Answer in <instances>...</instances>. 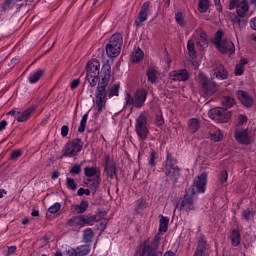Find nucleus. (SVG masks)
I'll list each match as a JSON object with an SVG mask.
<instances>
[{
  "label": "nucleus",
  "instance_id": "obj_1",
  "mask_svg": "<svg viewBox=\"0 0 256 256\" xmlns=\"http://www.w3.org/2000/svg\"><path fill=\"white\" fill-rule=\"evenodd\" d=\"M207 172L200 174L193 185L188 189L180 204V211H195V201H197V193H205L207 186Z\"/></svg>",
  "mask_w": 256,
  "mask_h": 256
},
{
  "label": "nucleus",
  "instance_id": "obj_2",
  "mask_svg": "<svg viewBox=\"0 0 256 256\" xmlns=\"http://www.w3.org/2000/svg\"><path fill=\"white\" fill-rule=\"evenodd\" d=\"M111 79V64L106 63L102 66V78L99 80L96 92V107L98 111H103L105 105L107 104V87Z\"/></svg>",
  "mask_w": 256,
  "mask_h": 256
},
{
  "label": "nucleus",
  "instance_id": "obj_3",
  "mask_svg": "<svg viewBox=\"0 0 256 256\" xmlns=\"http://www.w3.org/2000/svg\"><path fill=\"white\" fill-rule=\"evenodd\" d=\"M164 173L170 181H173V183H177L181 177V168L177 166V159H175L173 154L169 152L167 153L166 160L164 162Z\"/></svg>",
  "mask_w": 256,
  "mask_h": 256
},
{
  "label": "nucleus",
  "instance_id": "obj_4",
  "mask_svg": "<svg viewBox=\"0 0 256 256\" xmlns=\"http://www.w3.org/2000/svg\"><path fill=\"white\" fill-rule=\"evenodd\" d=\"M147 90L138 89L132 96L129 93H126L125 102L128 107H135V109H141L145 107V101H147Z\"/></svg>",
  "mask_w": 256,
  "mask_h": 256
},
{
  "label": "nucleus",
  "instance_id": "obj_5",
  "mask_svg": "<svg viewBox=\"0 0 256 256\" xmlns=\"http://www.w3.org/2000/svg\"><path fill=\"white\" fill-rule=\"evenodd\" d=\"M135 131L141 141L147 139L149 135V127H147V115H145V112H142L136 118Z\"/></svg>",
  "mask_w": 256,
  "mask_h": 256
},
{
  "label": "nucleus",
  "instance_id": "obj_6",
  "mask_svg": "<svg viewBox=\"0 0 256 256\" xmlns=\"http://www.w3.org/2000/svg\"><path fill=\"white\" fill-rule=\"evenodd\" d=\"M200 87L205 95L217 93V82L209 79L204 73L199 74Z\"/></svg>",
  "mask_w": 256,
  "mask_h": 256
},
{
  "label": "nucleus",
  "instance_id": "obj_7",
  "mask_svg": "<svg viewBox=\"0 0 256 256\" xmlns=\"http://www.w3.org/2000/svg\"><path fill=\"white\" fill-rule=\"evenodd\" d=\"M232 116L231 111H225L223 108H213L209 111L210 119L217 121V123H227Z\"/></svg>",
  "mask_w": 256,
  "mask_h": 256
},
{
  "label": "nucleus",
  "instance_id": "obj_8",
  "mask_svg": "<svg viewBox=\"0 0 256 256\" xmlns=\"http://www.w3.org/2000/svg\"><path fill=\"white\" fill-rule=\"evenodd\" d=\"M83 149V141L76 138L72 142H69L65 145L63 156L64 157H75L79 151Z\"/></svg>",
  "mask_w": 256,
  "mask_h": 256
},
{
  "label": "nucleus",
  "instance_id": "obj_9",
  "mask_svg": "<svg viewBox=\"0 0 256 256\" xmlns=\"http://www.w3.org/2000/svg\"><path fill=\"white\" fill-rule=\"evenodd\" d=\"M149 7H151V2L146 1L143 3V5L140 8L137 18L134 21L135 27H137V28L143 27V24L145 23V21H147V19L149 18V15L151 13V10L149 9Z\"/></svg>",
  "mask_w": 256,
  "mask_h": 256
},
{
  "label": "nucleus",
  "instance_id": "obj_10",
  "mask_svg": "<svg viewBox=\"0 0 256 256\" xmlns=\"http://www.w3.org/2000/svg\"><path fill=\"white\" fill-rule=\"evenodd\" d=\"M212 79H220L225 80L229 77V72L227 69H225V66L221 64L219 61H215L212 64V73H211Z\"/></svg>",
  "mask_w": 256,
  "mask_h": 256
},
{
  "label": "nucleus",
  "instance_id": "obj_11",
  "mask_svg": "<svg viewBox=\"0 0 256 256\" xmlns=\"http://www.w3.org/2000/svg\"><path fill=\"white\" fill-rule=\"evenodd\" d=\"M193 39L196 42L197 47H199V49L202 51L203 49H207V47H209V38L203 29L196 30L193 35Z\"/></svg>",
  "mask_w": 256,
  "mask_h": 256
},
{
  "label": "nucleus",
  "instance_id": "obj_12",
  "mask_svg": "<svg viewBox=\"0 0 256 256\" xmlns=\"http://www.w3.org/2000/svg\"><path fill=\"white\" fill-rule=\"evenodd\" d=\"M234 137L239 145H251V134L247 129H239L234 132Z\"/></svg>",
  "mask_w": 256,
  "mask_h": 256
},
{
  "label": "nucleus",
  "instance_id": "obj_13",
  "mask_svg": "<svg viewBox=\"0 0 256 256\" xmlns=\"http://www.w3.org/2000/svg\"><path fill=\"white\" fill-rule=\"evenodd\" d=\"M91 252V246L89 245H82L74 248H69L66 250V256H87Z\"/></svg>",
  "mask_w": 256,
  "mask_h": 256
},
{
  "label": "nucleus",
  "instance_id": "obj_14",
  "mask_svg": "<svg viewBox=\"0 0 256 256\" xmlns=\"http://www.w3.org/2000/svg\"><path fill=\"white\" fill-rule=\"evenodd\" d=\"M216 48L222 54L229 53L233 55V53H235V44L231 41L223 40L219 44H216Z\"/></svg>",
  "mask_w": 256,
  "mask_h": 256
},
{
  "label": "nucleus",
  "instance_id": "obj_15",
  "mask_svg": "<svg viewBox=\"0 0 256 256\" xmlns=\"http://www.w3.org/2000/svg\"><path fill=\"white\" fill-rule=\"evenodd\" d=\"M99 69H101V63L99 60L92 59L88 62L86 67V75H99Z\"/></svg>",
  "mask_w": 256,
  "mask_h": 256
},
{
  "label": "nucleus",
  "instance_id": "obj_16",
  "mask_svg": "<svg viewBox=\"0 0 256 256\" xmlns=\"http://www.w3.org/2000/svg\"><path fill=\"white\" fill-rule=\"evenodd\" d=\"M170 79L172 81H187L189 79V72L187 69H180L170 72Z\"/></svg>",
  "mask_w": 256,
  "mask_h": 256
},
{
  "label": "nucleus",
  "instance_id": "obj_17",
  "mask_svg": "<svg viewBox=\"0 0 256 256\" xmlns=\"http://www.w3.org/2000/svg\"><path fill=\"white\" fill-rule=\"evenodd\" d=\"M35 109H37V106H31L22 112L18 110L16 121H18V123H25V121H27L29 117L35 113Z\"/></svg>",
  "mask_w": 256,
  "mask_h": 256
},
{
  "label": "nucleus",
  "instance_id": "obj_18",
  "mask_svg": "<svg viewBox=\"0 0 256 256\" xmlns=\"http://www.w3.org/2000/svg\"><path fill=\"white\" fill-rule=\"evenodd\" d=\"M236 95L239 99V101L244 105V107H252L253 105V98L249 96V93L239 90L236 92Z\"/></svg>",
  "mask_w": 256,
  "mask_h": 256
},
{
  "label": "nucleus",
  "instance_id": "obj_19",
  "mask_svg": "<svg viewBox=\"0 0 256 256\" xmlns=\"http://www.w3.org/2000/svg\"><path fill=\"white\" fill-rule=\"evenodd\" d=\"M105 171L110 179H115V177H117V168L115 167V163L109 158H106Z\"/></svg>",
  "mask_w": 256,
  "mask_h": 256
},
{
  "label": "nucleus",
  "instance_id": "obj_20",
  "mask_svg": "<svg viewBox=\"0 0 256 256\" xmlns=\"http://www.w3.org/2000/svg\"><path fill=\"white\" fill-rule=\"evenodd\" d=\"M249 12V2L247 0H243L238 3L236 8V13L238 17H247V13Z\"/></svg>",
  "mask_w": 256,
  "mask_h": 256
},
{
  "label": "nucleus",
  "instance_id": "obj_21",
  "mask_svg": "<svg viewBox=\"0 0 256 256\" xmlns=\"http://www.w3.org/2000/svg\"><path fill=\"white\" fill-rule=\"evenodd\" d=\"M108 45L121 50V47L123 46V36L119 33L112 35Z\"/></svg>",
  "mask_w": 256,
  "mask_h": 256
},
{
  "label": "nucleus",
  "instance_id": "obj_22",
  "mask_svg": "<svg viewBox=\"0 0 256 256\" xmlns=\"http://www.w3.org/2000/svg\"><path fill=\"white\" fill-rule=\"evenodd\" d=\"M85 185H87L88 187H90V189L92 191H97V189H99L100 185H101V176H96L93 179L88 178L84 181Z\"/></svg>",
  "mask_w": 256,
  "mask_h": 256
},
{
  "label": "nucleus",
  "instance_id": "obj_23",
  "mask_svg": "<svg viewBox=\"0 0 256 256\" xmlns=\"http://www.w3.org/2000/svg\"><path fill=\"white\" fill-rule=\"evenodd\" d=\"M84 175L85 177H101V168L99 167H96V166H87L84 168Z\"/></svg>",
  "mask_w": 256,
  "mask_h": 256
},
{
  "label": "nucleus",
  "instance_id": "obj_24",
  "mask_svg": "<svg viewBox=\"0 0 256 256\" xmlns=\"http://www.w3.org/2000/svg\"><path fill=\"white\" fill-rule=\"evenodd\" d=\"M187 125L190 133H197L201 129V122L197 118L189 119Z\"/></svg>",
  "mask_w": 256,
  "mask_h": 256
},
{
  "label": "nucleus",
  "instance_id": "obj_25",
  "mask_svg": "<svg viewBox=\"0 0 256 256\" xmlns=\"http://www.w3.org/2000/svg\"><path fill=\"white\" fill-rule=\"evenodd\" d=\"M147 77L150 83H157V79H159V71L155 67H150L147 69Z\"/></svg>",
  "mask_w": 256,
  "mask_h": 256
},
{
  "label": "nucleus",
  "instance_id": "obj_26",
  "mask_svg": "<svg viewBox=\"0 0 256 256\" xmlns=\"http://www.w3.org/2000/svg\"><path fill=\"white\" fill-rule=\"evenodd\" d=\"M230 241L233 247H239L241 244V234L238 230H232L230 234Z\"/></svg>",
  "mask_w": 256,
  "mask_h": 256
},
{
  "label": "nucleus",
  "instance_id": "obj_27",
  "mask_svg": "<svg viewBox=\"0 0 256 256\" xmlns=\"http://www.w3.org/2000/svg\"><path fill=\"white\" fill-rule=\"evenodd\" d=\"M89 208V201L87 200H82L79 205H74V213L81 214L85 213L87 209Z\"/></svg>",
  "mask_w": 256,
  "mask_h": 256
},
{
  "label": "nucleus",
  "instance_id": "obj_28",
  "mask_svg": "<svg viewBox=\"0 0 256 256\" xmlns=\"http://www.w3.org/2000/svg\"><path fill=\"white\" fill-rule=\"evenodd\" d=\"M142 256H161V252H158L155 248L144 245L142 249Z\"/></svg>",
  "mask_w": 256,
  "mask_h": 256
},
{
  "label": "nucleus",
  "instance_id": "obj_29",
  "mask_svg": "<svg viewBox=\"0 0 256 256\" xmlns=\"http://www.w3.org/2000/svg\"><path fill=\"white\" fill-rule=\"evenodd\" d=\"M43 75H45V70H37L29 75L28 81L33 85L37 83Z\"/></svg>",
  "mask_w": 256,
  "mask_h": 256
},
{
  "label": "nucleus",
  "instance_id": "obj_30",
  "mask_svg": "<svg viewBox=\"0 0 256 256\" xmlns=\"http://www.w3.org/2000/svg\"><path fill=\"white\" fill-rule=\"evenodd\" d=\"M121 53V49L115 48V46H111L109 44L106 45V54L110 59H113L115 57H119V54Z\"/></svg>",
  "mask_w": 256,
  "mask_h": 256
},
{
  "label": "nucleus",
  "instance_id": "obj_31",
  "mask_svg": "<svg viewBox=\"0 0 256 256\" xmlns=\"http://www.w3.org/2000/svg\"><path fill=\"white\" fill-rule=\"evenodd\" d=\"M143 57V50H141L140 48H137L131 53V61L133 63H140V61H143Z\"/></svg>",
  "mask_w": 256,
  "mask_h": 256
},
{
  "label": "nucleus",
  "instance_id": "obj_32",
  "mask_svg": "<svg viewBox=\"0 0 256 256\" xmlns=\"http://www.w3.org/2000/svg\"><path fill=\"white\" fill-rule=\"evenodd\" d=\"M121 86L119 84H114L110 87H108V97L109 99L113 97H119V89Z\"/></svg>",
  "mask_w": 256,
  "mask_h": 256
},
{
  "label": "nucleus",
  "instance_id": "obj_33",
  "mask_svg": "<svg viewBox=\"0 0 256 256\" xmlns=\"http://www.w3.org/2000/svg\"><path fill=\"white\" fill-rule=\"evenodd\" d=\"M209 7H211V2H209V0H199L198 11L200 13H207Z\"/></svg>",
  "mask_w": 256,
  "mask_h": 256
},
{
  "label": "nucleus",
  "instance_id": "obj_34",
  "mask_svg": "<svg viewBox=\"0 0 256 256\" xmlns=\"http://www.w3.org/2000/svg\"><path fill=\"white\" fill-rule=\"evenodd\" d=\"M93 237H95V233H93V229L87 228L83 231V239L85 243H91V241H93Z\"/></svg>",
  "mask_w": 256,
  "mask_h": 256
},
{
  "label": "nucleus",
  "instance_id": "obj_35",
  "mask_svg": "<svg viewBox=\"0 0 256 256\" xmlns=\"http://www.w3.org/2000/svg\"><path fill=\"white\" fill-rule=\"evenodd\" d=\"M82 225H93V223H97V216L92 215H82Z\"/></svg>",
  "mask_w": 256,
  "mask_h": 256
},
{
  "label": "nucleus",
  "instance_id": "obj_36",
  "mask_svg": "<svg viewBox=\"0 0 256 256\" xmlns=\"http://www.w3.org/2000/svg\"><path fill=\"white\" fill-rule=\"evenodd\" d=\"M190 59H196L195 40L190 39L187 44Z\"/></svg>",
  "mask_w": 256,
  "mask_h": 256
},
{
  "label": "nucleus",
  "instance_id": "obj_37",
  "mask_svg": "<svg viewBox=\"0 0 256 256\" xmlns=\"http://www.w3.org/2000/svg\"><path fill=\"white\" fill-rule=\"evenodd\" d=\"M222 105L226 107V109H231L235 105V98L231 96H225L222 98Z\"/></svg>",
  "mask_w": 256,
  "mask_h": 256
},
{
  "label": "nucleus",
  "instance_id": "obj_38",
  "mask_svg": "<svg viewBox=\"0 0 256 256\" xmlns=\"http://www.w3.org/2000/svg\"><path fill=\"white\" fill-rule=\"evenodd\" d=\"M160 225H159V231L166 233L167 227H169V218L164 217L163 215H160Z\"/></svg>",
  "mask_w": 256,
  "mask_h": 256
},
{
  "label": "nucleus",
  "instance_id": "obj_39",
  "mask_svg": "<svg viewBox=\"0 0 256 256\" xmlns=\"http://www.w3.org/2000/svg\"><path fill=\"white\" fill-rule=\"evenodd\" d=\"M69 227H83L81 216H76L68 221Z\"/></svg>",
  "mask_w": 256,
  "mask_h": 256
},
{
  "label": "nucleus",
  "instance_id": "obj_40",
  "mask_svg": "<svg viewBox=\"0 0 256 256\" xmlns=\"http://www.w3.org/2000/svg\"><path fill=\"white\" fill-rule=\"evenodd\" d=\"M87 119H89V113L83 115L80 126L78 128L79 133H85V127L87 126Z\"/></svg>",
  "mask_w": 256,
  "mask_h": 256
},
{
  "label": "nucleus",
  "instance_id": "obj_41",
  "mask_svg": "<svg viewBox=\"0 0 256 256\" xmlns=\"http://www.w3.org/2000/svg\"><path fill=\"white\" fill-rule=\"evenodd\" d=\"M66 186L70 191H76L77 190V182H75V179L73 178H66Z\"/></svg>",
  "mask_w": 256,
  "mask_h": 256
},
{
  "label": "nucleus",
  "instance_id": "obj_42",
  "mask_svg": "<svg viewBox=\"0 0 256 256\" xmlns=\"http://www.w3.org/2000/svg\"><path fill=\"white\" fill-rule=\"evenodd\" d=\"M13 9V0H5L2 4L1 13H7V11H11Z\"/></svg>",
  "mask_w": 256,
  "mask_h": 256
},
{
  "label": "nucleus",
  "instance_id": "obj_43",
  "mask_svg": "<svg viewBox=\"0 0 256 256\" xmlns=\"http://www.w3.org/2000/svg\"><path fill=\"white\" fill-rule=\"evenodd\" d=\"M86 79L89 82L90 87H96L97 81H99V75H86Z\"/></svg>",
  "mask_w": 256,
  "mask_h": 256
},
{
  "label": "nucleus",
  "instance_id": "obj_44",
  "mask_svg": "<svg viewBox=\"0 0 256 256\" xmlns=\"http://www.w3.org/2000/svg\"><path fill=\"white\" fill-rule=\"evenodd\" d=\"M175 19L178 25H180V27H185V17L183 16V12L178 11L175 14Z\"/></svg>",
  "mask_w": 256,
  "mask_h": 256
},
{
  "label": "nucleus",
  "instance_id": "obj_45",
  "mask_svg": "<svg viewBox=\"0 0 256 256\" xmlns=\"http://www.w3.org/2000/svg\"><path fill=\"white\" fill-rule=\"evenodd\" d=\"M61 211V203L56 202L52 206L48 208V212L52 215H55V213H59Z\"/></svg>",
  "mask_w": 256,
  "mask_h": 256
},
{
  "label": "nucleus",
  "instance_id": "obj_46",
  "mask_svg": "<svg viewBox=\"0 0 256 256\" xmlns=\"http://www.w3.org/2000/svg\"><path fill=\"white\" fill-rule=\"evenodd\" d=\"M232 23L233 25H236V27H239V29L245 27V20H241L240 16H234Z\"/></svg>",
  "mask_w": 256,
  "mask_h": 256
},
{
  "label": "nucleus",
  "instance_id": "obj_47",
  "mask_svg": "<svg viewBox=\"0 0 256 256\" xmlns=\"http://www.w3.org/2000/svg\"><path fill=\"white\" fill-rule=\"evenodd\" d=\"M211 139L216 143H218V141H221V139H223V134H221V130H216L215 132H213L211 134Z\"/></svg>",
  "mask_w": 256,
  "mask_h": 256
},
{
  "label": "nucleus",
  "instance_id": "obj_48",
  "mask_svg": "<svg viewBox=\"0 0 256 256\" xmlns=\"http://www.w3.org/2000/svg\"><path fill=\"white\" fill-rule=\"evenodd\" d=\"M254 215H255V212L251 210H244L242 213L243 219H245V221H251Z\"/></svg>",
  "mask_w": 256,
  "mask_h": 256
},
{
  "label": "nucleus",
  "instance_id": "obj_49",
  "mask_svg": "<svg viewBox=\"0 0 256 256\" xmlns=\"http://www.w3.org/2000/svg\"><path fill=\"white\" fill-rule=\"evenodd\" d=\"M223 42V31L218 30L215 34V38H214V45H219L220 43Z\"/></svg>",
  "mask_w": 256,
  "mask_h": 256
},
{
  "label": "nucleus",
  "instance_id": "obj_50",
  "mask_svg": "<svg viewBox=\"0 0 256 256\" xmlns=\"http://www.w3.org/2000/svg\"><path fill=\"white\" fill-rule=\"evenodd\" d=\"M71 175H79L81 173V164H75L70 169Z\"/></svg>",
  "mask_w": 256,
  "mask_h": 256
},
{
  "label": "nucleus",
  "instance_id": "obj_51",
  "mask_svg": "<svg viewBox=\"0 0 256 256\" xmlns=\"http://www.w3.org/2000/svg\"><path fill=\"white\" fill-rule=\"evenodd\" d=\"M107 223H109V220L107 219L100 220V223L96 226L98 231H103L104 229H107Z\"/></svg>",
  "mask_w": 256,
  "mask_h": 256
},
{
  "label": "nucleus",
  "instance_id": "obj_52",
  "mask_svg": "<svg viewBox=\"0 0 256 256\" xmlns=\"http://www.w3.org/2000/svg\"><path fill=\"white\" fill-rule=\"evenodd\" d=\"M94 217H96V222L102 221L103 219H105V217H107V212L106 211H100L97 214H95Z\"/></svg>",
  "mask_w": 256,
  "mask_h": 256
},
{
  "label": "nucleus",
  "instance_id": "obj_53",
  "mask_svg": "<svg viewBox=\"0 0 256 256\" xmlns=\"http://www.w3.org/2000/svg\"><path fill=\"white\" fill-rule=\"evenodd\" d=\"M227 179H229V174L227 173V170H223L220 174V182L226 183Z\"/></svg>",
  "mask_w": 256,
  "mask_h": 256
},
{
  "label": "nucleus",
  "instance_id": "obj_54",
  "mask_svg": "<svg viewBox=\"0 0 256 256\" xmlns=\"http://www.w3.org/2000/svg\"><path fill=\"white\" fill-rule=\"evenodd\" d=\"M239 5V0H230L229 5H228V9H230V11H233V9H237V6Z\"/></svg>",
  "mask_w": 256,
  "mask_h": 256
},
{
  "label": "nucleus",
  "instance_id": "obj_55",
  "mask_svg": "<svg viewBox=\"0 0 256 256\" xmlns=\"http://www.w3.org/2000/svg\"><path fill=\"white\" fill-rule=\"evenodd\" d=\"M164 123H165V120L163 119V115L157 114L156 115V125L158 127H161L162 125H164Z\"/></svg>",
  "mask_w": 256,
  "mask_h": 256
},
{
  "label": "nucleus",
  "instance_id": "obj_56",
  "mask_svg": "<svg viewBox=\"0 0 256 256\" xmlns=\"http://www.w3.org/2000/svg\"><path fill=\"white\" fill-rule=\"evenodd\" d=\"M145 207H147V202H145V200H138L136 209L139 211L145 209Z\"/></svg>",
  "mask_w": 256,
  "mask_h": 256
},
{
  "label": "nucleus",
  "instance_id": "obj_57",
  "mask_svg": "<svg viewBox=\"0 0 256 256\" xmlns=\"http://www.w3.org/2000/svg\"><path fill=\"white\" fill-rule=\"evenodd\" d=\"M79 85H81V80L79 78L73 80L70 84L71 89H77V87H79Z\"/></svg>",
  "mask_w": 256,
  "mask_h": 256
},
{
  "label": "nucleus",
  "instance_id": "obj_58",
  "mask_svg": "<svg viewBox=\"0 0 256 256\" xmlns=\"http://www.w3.org/2000/svg\"><path fill=\"white\" fill-rule=\"evenodd\" d=\"M23 155V152L21 150H15L11 153V158L12 159H19Z\"/></svg>",
  "mask_w": 256,
  "mask_h": 256
},
{
  "label": "nucleus",
  "instance_id": "obj_59",
  "mask_svg": "<svg viewBox=\"0 0 256 256\" xmlns=\"http://www.w3.org/2000/svg\"><path fill=\"white\" fill-rule=\"evenodd\" d=\"M61 135L62 137H67V135H69V126L64 125L61 127Z\"/></svg>",
  "mask_w": 256,
  "mask_h": 256
},
{
  "label": "nucleus",
  "instance_id": "obj_60",
  "mask_svg": "<svg viewBox=\"0 0 256 256\" xmlns=\"http://www.w3.org/2000/svg\"><path fill=\"white\" fill-rule=\"evenodd\" d=\"M149 165H151V167H155V151L150 153Z\"/></svg>",
  "mask_w": 256,
  "mask_h": 256
},
{
  "label": "nucleus",
  "instance_id": "obj_61",
  "mask_svg": "<svg viewBox=\"0 0 256 256\" xmlns=\"http://www.w3.org/2000/svg\"><path fill=\"white\" fill-rule=\"evenodd\" d=\"M243 73V65H236L235 67V75H241Z\"/></svg>",
  "mask_w": 256,
  "mask_h": 256
},
{
  "label": "nucleus",
  "instance_id": "obj_62",
  "mask_svg": "<svg viewBox=\"0 0 256 256\" xmlns=\"http://www.w3.org/2000/svg\"><path fill=\"white\" fill-rule=\"evenodd\" d=\"M244 123H247V116H245V115H240V116H239L238 125H243Z\"/></svg>",
  "mask_w": 256,
  "mask_h": 256
},
{
  "label": "nucleus",
  "instance_id": "obj_63",
  "mask_svg": "<svg viewBox=\"0 0 256 256\" xmlns=\"http://www.w3.org/2000/svg\"><path fill=\"white\" fill-rule=\"evenodd\" d=\"M214 3L216 5L217 11H219V12L223 11V6L221 5V0H214Z\"/></svg>",
  "mask_w": 256,
  "mask_h": 256
},
{
  "label": "nucleus",
  "instance_id": "obj_64",
  "mask_svg": "<svg viewBox=\"0 0 256 256\" xmlns=\"http://www.w3.org/2000/svg\"><path fill=\"white\" fill-rule=\"evenodd\" d=\"M250 27H251V29H253L254 31H256V17L253 18V19L250 21Z\"/></svg>",
  "mask_w": 256,
  "mask_h": 256
}]
</instances>
